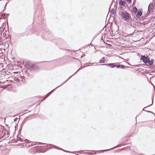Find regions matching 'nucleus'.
I'll list each match as a JSON object with an SVG mask.
<instances>
[{"label":"nucleus","mask_w":155,"mask_h":155,"mask_svg":"<svg viewBox=\"0 0 155 155\" xmlns=\"http://www.w3.org/2000/svg\"><path fill=\"white\" fill-rule=\"evenodd\" d=\"M137 10V9L136 7H135L134 8V11H136Z\"/></svg>","instance_id":"9b49d317"},{"label":"nucleus","mask_w":155,"mask_h":155,"mask_svg":"<svg viewBox=\"0 0 155 155\" xmlns=\"http://www.w3.org/2000/svg\"><path fill=\"white\" fill-rule=\"evenodd\" d=\"M119 4L122 5H124L125 4V3L124 1H120L119 2Z\"/></svg>","instance_id":"6e6552de"},{"label":"nucleus","mask_w":155,"mask_h":155,"mask_svg":"<svg viewBox=\"0 0 155 155\" xmlns=\"http://www.w3.org/2000/svg\"><path fill=\"white\" fill-rule=\"evenodd\" d=\"M104 64H100V65H104Z\"/></svg>","instance_id":"6ab92c4d"},{"label":"nucleus","mask_w":155,"mask_h":155,"mask_svg":"<svg viewBox=\"0 0 155 155\" xmlns=\"http://www.w3.org/2000/svg\"><path fill=\"white\" fill-rule=\"evenodd\" d=\"M121 65H119L118 66H115V67H116L117 68H120Z\"/></svg>","instance_id":"f8f14e48"},{"label":"nucleus","mask_w":155,"mask_h":155,"mask_svg":"<svg viewBox=\"0 0 155 155\" xmlns=\"http://www.w3.org/2000/svg\"><path fill=\"white\" fill-rule=\"evenodd\" d=\"M110 149H108V150H104V151H108V150H109Z\"/></svg>","instance_id":"f3484780"},{"label":"nucleus","mask_w":155,"mask_h":155,"mask_svg":"<svg viewBox=\"0 0 155 155\" xmlns=\"http://www.w3.org/2000/svg\"><path fill=\"white\" fill-rule=\"evenodd\" d=\"M152 104L151 105L149 106H151L153 104V98H152Z\"/></svg>","instance_id":"2eb2a0df"},{"label":"nucleus","mask_w":155,"mask_h":155,"mask_svg":"<svg viewBox=\"0 0 155 155\" xmlns=\"http://www.w3.org/2000/svg\"><path fill=\"white\" fill-rule=\"evenodd\" d=\"M153 7V4H150L148 6V12H150L152 11V9Z\"/></svg>","instance_id":"20e7f679"},{"label":"nucleus","mask_w":155,"mask_h":155,"mask_svg":"<svg viewBox=\"0 0 155 155\" xmlns=\"http://www.w3.org/2000/svg\"><path fill=\"white\" fill-rule=\"evenodd\" d=\"M55 89H54V90H53V91H51L48 94H47L45 96V99L50 94H51L52 93V92H53V91Z\"/></svg>","instance_id":"1a4fd4ad"},{"label":"nucleus","mask_w":155,"mask_h":155,"mask_svg":"<svg viewBox=\"0 0 155 155\" xmlns=\"http://www.w3.org/2000/svg\"><path fill=\"white\" fill-rule=\"evenodd\" d=\"M29 64V62H27L26 63V66L27 68H30L31 70H37V69L38 68V66H36L35 65H32L31 66V67H30L29 66L27 65L28 64Z\"/></svg>","instance_id":"f03ea898"},{"label":"nucleus","mask_w":155,"mask_h":155,"mask_svg":"<svg viewBox=\"0 0 155 155\" xmlns=\"http://www.w3.org/2000/svg\"><path fill=\"white\" fill-rule=\"evenodd\" d=\"M117 147H117H114V148H116V147Z\"/></svg>","instance_id":"a211bd4d"},{"label":"nucleus","mask_w":155,"mask_h":155,"mask_svg":"<svg viewBox=\"0 0 155 155\" xmlns=\"http://www.w3.org/2000/svg\"><path fill=\"white\" fill-rule=\"evenodd\" d=\"M1 28H0V30H1Z\"/></svg>","instance_id":"aec40b11"},{"label":"nucleus","mask_w":155,"mask_h":155,"mask_svg":"<svg viewBox=\"0 0 155 155\" xmlns=\"http://www.w3.org/2000/svg\"><path fill=\"white\" fill-rule=\"evenodd\" d=\"M106 61V60L104 58H103L100 60V63H104Z\"/></svg>","instance_id":"0eeeda50"},{"label":"nucleus","mask_w":155,"mask_h":155,"mask_svg":"<svg viewBox=\"0 0 155 155\" xmlns=\"http://www.w3.org/2000/svg\"><path fill=\"white\" fill-rule=\"evenodd\" d=\"M147 111V112H150V113H153V114H154L151 111Z\"/></svg>","instance_id":"dca6fc26"},{"label":"nucleus","mask_w":155,"mask_h":155,"mask_svg":"<svg viewBox=\"0 0 155 155\" xmlns=\"http://www.w3.org/2000/svg\"><path fill=\"white\" fill-rule=\"evenodd\" d=\"M128 2H130L131 0H126Z\"/></svg>","instance_id":"4468645a"},{"label":"nucleus","mask_w":155,"mask_h":155,"mask_svg":"<svg viewBox=\"0 0 155 155\" xmlns=\"http://www.w3.org/2000/svg\"><path fill=\"white\" fill-rule=\"evenodd\" d=\"M149 63V64L150 65H153V61H148Z\"/></svg>","instance_id":"9d476101"},{"label":"nucleus","mask_w":155,"mask_h":155,"mask_svg":"<svg viewBox=\"0 0 155 155\" xmlns=\"http://www.w3.org/2000/svg\"><path fill=\"white\" fill-rule=\"evenodd\" d=\"M142 15V13L140 11L137 12L136 16L138 18H139L140 17V16H141Z\"/></svg>","instance_id":"39448f33"},{"label":"nucleus","mask_w":155,"mask_h":155,"mask_svg":"<svg viewBox=\"0 0 155 155\" xmlns=\"http://www.w3.org/2000/svg\"><path fill=\"white\" fill-rule=\"evenodd\" d=\"M125 67V66L123 65H121V68H124Z\"/></svg>","instance_id":"ddd939ff"},{"label":"nucleus","mask_w":155,"mask_h":155,"mask_svg":"<svg viewBox=\"0 0 155 155\" xmlns=\"http://www.w3.org/2000/svg\"><path fill=\"white\" fill-rule=\"evenodd\" d=\"M142 60L144 63H147L149 60V58L147 57H145L144 56H143L142 57Z\"/></svg>","instance_id":"7ed1b4c3"},{"label":"nucleus","mask_w":155,"mask_h":155,"mask_svg":"<svg viewBox=\"0 0 155 155\" xmlns=\"http://www.w3.org/2000/svg\"><path fill=\"white\" fill-rule=\"evenodd\" d=\"M122 16L125 19L130 20L131 19L128 13L126 12H123L122 13Z\"/></svg>","instance_id":"f257e3e1"},{"label":"nucleus","mask_w":155,"mask_h":155,"mask_svg":"<svg viewBox=\"0 0 155 155\" xmlns=\"http://www.w3.org/2000/svg\"><path fill=\"white\" fill-rule=\"evenodd\" d=\"M106 65H108L111 68H113L115 67V66H114V63H112V64H106Z\"/></svg>","instance_id":"423d86ee"}]
</instances>
